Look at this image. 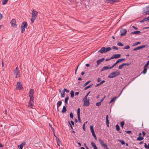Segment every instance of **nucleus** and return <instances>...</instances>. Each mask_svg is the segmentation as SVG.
Wrapping results in <instances>:
<instances>
[{"label":"nucleus","instance_id":"1","mask_svg":"<svg viewBox=\"0 0 149 149\" xmlns=\"http://www.w3.org/2000/svg\"><path fill=\"white\" fill-rule=\"evenodd\" d=\"M38 12L35 11L34 9H33L31 13V22L32 23L34 22L35 20L37 17Z\"/></svg>","mask_w":149,"mask_h":149},{"label":"nucleus","instance_id":"2","mask_svg":"<svg viewBox=\"0 0 149 149\" xmlns=\"http://www.w3.org/2000/svg\"><path fill=\"white\" fill-rule=\"evenodd\" d=\"M120 74V72L119 70H117L116 71L113 72L111 73L108 76V78H113L116 77Z\"/></svg>","mask_w":149,"mask_h":149},{"label":"nucleus","instance_id":"3","mask_svg":"<svg viewBox=\"0 0 149 149\" xmlns=\"http://www.w3.org/2000/svg\"><path fill=\"white\" fill-rule=\"evenodd\" d=\"M111 48L110 47H108L105 48V47H102L98 51V52H100L101 53H106L107 52L110 51Z\"/></svg>","mask_w":149,"mask_h":149},{"label":"nucleus","instance_id":"4","mask_svg":"<svg viewBox=\"0 0 149 149\" xmlns=\"http://www.w3.org/2000/svg\"><path fill=\"white\" fill-rule=\"evenodd\" d=\"M83 101L84 102V106H88L89 104V100H88L87 97V96H85L84 97L83 99Z\"/></svg>","mask_w":149,"mask_h":149},{"label":"nucleus","instance_id":"5","mask_svg":"<svg viewBox=\"0 0 149 149\" xmlns=\"http://www.w3.org/2000/svg\"><path fill=\"white\" fill-rule=\"evenodd\" d=\"M14 75L16 78L19 77L20 76L19 71L18 67H17L14 70Z\"/></svg>","mask_w":149,"mask_h":149},{"label":"nucleus","instance_id":"6","mask_svg":"<svg viewBox=\"0 0 149 149\" xmlns=\"http://www.w3.org/2000/svg\"><path fill=\"white\" fill-rule=\"evenodd\" d=\"M27 24L26 22H23L21 26V32L23 33L25 31V28L27 27Z\"/></svg>","mask_w":149,"mask_h":149},{"label":"nucleus","instance_id":"7","mask_svg":"<svg viewBox=\"0 0 149 149\" xmlns=\"http://www.w3.org/2000/svg\"><path fill=\"white\" fill-rule=\"evenodd\" d=\"M148 12H149V6H147L144 8L143 10V13L144 15H149V13H148Z\"/></svg>","mask_w":149,"mask_h":149},{"label":"nucleus","instance_id":"8","mask_svg":"<svg viewBox=\"0 0 149 149\" xmlns=\"http://www.w3.org/2000/svg\"><path fill=\"white\" fill-rule=\"evenodd\" d=\"M23 88L22 85L20 81H18L17 84L16 89L20 90Z\"/></svg>","mask_w":149,"mask_h":149},{"label":"nucleus","instance_id":"9","mask_svg":"<svg viewBox=\"0 0 149 149\" xmlns=\"http://www.w3.org/2000/svg\"><path fill=\"white\" fill-rule=\"evenodd\" d=\"M10 23L12 27L14 28H16L17 27L16 24V20L15 19H13L10 22Z\"/></svg>","mask_w":149,"mask_h":149},{"label":"nucleus","instance_id":"10","mask_svg":"<svg viewBox=\"0 0 149 149\" xmlns=\"http://www.w3.org/2000/svg\"><path fill=\"white\" fill-rule=\"evenodd\" d=\"M33 99L34 98H30V101L29 104V107L31 108H33L32 107L33 105Z\"/></svg>","mask_w":149,"mask_h":149},{"label":"nucleus","instance_id":"11","mask_svg":"<svg viewBox=\"0 0 149 149\" xmlns=\"http://www.w3.org/2000/svg\"><path fill=\"white\" fill-rule=\"evenodd\" d=\"M104 1L107 3H109L111 4L118 2L119 0H104Z\"/></svg>","mask_w":149,"mask_h":149},{"label":"nucleus","instance_id":"12","mask_svg":"<svg viewBox=\"0 0 149 149\" xmlns=\"http://www.w3.org/2000/svg\"><path fill=\"white\" fill-rule=\"evenodd\" d=\"M121 57L120 54H115L113 55L110 58V59L118 58Z\"/></svg>","mask_w":149,"mask_h":149},{"label":"nucleus","instance_id":"13","mask_svg":"<svg viewBox=\"0 0 149 149\" xmlns=\"http://www.w3.org/2000/svg\"><path fill=\"white\" fill-rule=\"evenodd\" d=\"M127 30L125 29H122L120 31V35L121 36L125 35L127 33Z\"/></svg>","mask_w":149,"mask_h":149},{"label":"nucleus","instance_id":"14","mask_svg":"<svg viewBox=\"0 0 149 149\" xmlns=\"http://www.w3.org/2000/svg\"><path fill=\"white\" fill-rule=\"evenodd\" d=\"M34 92V91L33 89H31L29 91V96L30 98H33V94Z\"/></svg>","mask_w":149,"mask_h":149},{"label":"nucleus","instance_id":"15","mask_svg":"<svg viewBox=\"0 0 149 149\" xmlns=\"http://www.w3.org/2000/svg\"><path fill=\"white\" fill-rule=\"evenodd\" d=\"M130 65L129 63H123L121 65H119L118 66V69H122L123 67L125 65L129 66Z\"/></svg>","mask_w":149,"mask_h":149},{"label":"nucleus","instance_id":"16","mask_svg":"<svg viewBox=\"0 0 149 149\" xmlns=\"http://www.w3.org/2000/svg\"><path fill=\"white\" fill-rule=\"evenodd\" d=\"M111 69V67H109L108 66H105L103 67L102 69L101 70V72H102L104 70Z\"/></svg>","mask_w":149,"mask_h":149},{"label":"nucleus","instance_id":"17","mask_svg":"<svg viewBox=\"0 0 149 149\" xmlns=\"http://www.w3.org/2000/svg\"><path fill=\"white\" fill-rule=\"evenodd\" d=\"M104 60V58H102L101 59L97 60V65L98 66Z\"/></svg>","mask_w":149,"mask_h":149},{"label":"nucleus","instance_id":"18","mask_svg":"<svg viewBox=\"0 0 149 149\" xmlns=\"http://www.w3.org/2000/svg\"><path fill=\"white\" fill-rule=\"evenodd\" d=\"M59 91L60 92L61 95V97H63L65 96V92L63 91H61V89H59Z\"/></svg>","mask_w":149,"mask_h":149},{"label":"nucleus","instance_id":"19","mask_svg":"<svg viewBox=\"0 0 149 149\" xmlns=\"http://www.w3.org/2000/svg\"><path fill=\"white\" fill-rule=\"evenodd\" d=\"M106 120L107 126L108 127H109V122L108 120V115L106 116Z\"/></svg>","mask_w":149,"mask_h":149},{"label":"nucleus","instance_id":"20","mask_svg":"<svg viewBox=\"0 0 149 149\" xmlns=\"http://www.w3.org/2000/svg\"><path fill=\"white\" fill-rule=\"evenodd\" d=\"M140 33V31H136L132 32L131 33L132 34H139Z\"/></svg>","mask_w":149,"mask_h":149},{"label":"nucleus","instance_id":"21","mask_svg":"<svg viewBox=\"0 0 149 149\" xmlns=\"http://www.w3.org/2000/svg\"><path fill=\"white\" fill-rule=\"evenodd\" d=\"M90 128L91 132L92 134L95 133L93 129V126H91L90 127Z\"/></svg>","mask_w":149,"mask_h":149},{"label":"nucleus","instance_id":"22","mask_svg":"<svg viewBox=\"0 0 149 149\" xmlns=\"http://www.w3.org/2000/svg\"><path fill=\"white\" fill-rule=\"evenodd\" d=\"M117 98V97H113V98H112L111 99V101L109 102V104H110L113 102H114L115 100Z\"/></svg>","mask_w":149,"mask_h":149},{"label":"nucleus","instance_id":"23","mask_svg":"<svg viewBox=\"0 0 149 149\" xmlns=\"http://www.w3.org/2000/svg\"><path fill=\"white\" fill-rule=\"evenodd\" d=\"M56 140L57 141V144L58 146H59L60 143V141L58 138H57L56 136Z\"/></svg>","mask_w":149,"mask_h":149},{"label":"nucleus","instance_id":"24","mask_svg":"<svg viewBox=\"0 0 149 149\" xmlns=\"http://www.w3.org/2000/svg\"><path fill=\"white\" fill-rule=\"evenodd\" d=\"M146 47V46L144 45H142L140 46H139L138 47H136L137 50H139L141 49L142 48H144Z\"/></svg>","mask_w":149,"mask_h":149},{"label":"nucleus","instance_id":"25","mask_svg":"<svg viewBox=\"0 0 149 149\" xmlns=\"http://www.w3.org/2000/svg\"><path fill=\"white\" fill-rule=\"evenodd\" d=\"M66 111V109L65 106H63V108L62 111V112L63 113H64Z\"/></svg>","mask_w":149,"mask_h":149},{"label":"nucleus","instance_id":"26","mask_svg":"<svg viewBox=\"0 0 149 149\" xmlns=\"http://www.w3.org/2000/svg\"><path fill=\"white\" fill-rule=\"evenodd\" d=\"M146 67H144V70L142 72V73L143 74H145L147 72V69Z\"/></svg>","mask_w":149,"mask_h":149},{"label":"nucleus","instance_id":"27","mask_svg":"<svg viewBox=\"0 0 149 149\" xmlns=\"http://www.w3.org/2000/svg\"><path fill=\"white\" fill-rule=\"evenodd\" d=\"M125 60V58H120L118 59L117 61V62L118 63H120L122 61H124Z\"/></svg>","mask_w":149,"mask_h":149},{"label":"nucleus","instance_id":"28","mask_svg":"<svg viewBox=\"0 0 149 149\" xmlns=\"http://www.w3.org/2000/svg\"><path fill=\"white\" fill-rule=\"evenodd\" d=\"M8 0H2V4L3 5H4L6 4Z\"/></svg>","mask_w":149,"mask_h":149},{"label":"nucleus","instance_id":"29","mask_svg":"<svg viewBox=\"0 0 149 149\" xmlns=\"http://www.w3.org/2000/svg\"><path fill=\"white\" fill-rule=\"evenodd\" d=\"M62 104V102L61 101H59L58 102L57 104V107H59L61 106Z\"/></svg>","mask_w":149,"mask_h":149},{"label":"nucleus","instance_id":"30","mask_svg":"<svg viewBox=\"0 0 149 149\" xmlns=\"http://www.w3.org/2000/svg\"><path fill=\"white\" fill-rule=\"evenodd\" d=\"M116 128L117 131H119L120 130V127L117 124L116 125Z\"/></svg>","mask_w":149,"mask_h":149},{"label":"nucleus","instance_id":"31","mask_svg":"<svg viewBox=\"0 0 149 149\" xmlns=\"http://www.w3.org/2000/svg\"><path fill=\"white\" fill-rule=\"evenodd\" d=\"M143 139V138L141 136H139L137 138V141H141Z\"/></svg>","mask_w":149,"mask_h":149},{"label":"nucleus","instance_id":"32","mask_svg":"<svg viewBox=\"0 0 149 149\" xmlns=\"http://www.w3.org/2000/svg\"><path fill=\"white\" fill-rule=\"evenodd\" d=\"M144 147L146 149H149V144H148L147 145L146 143H144Z\"/></svg>","mask_w":149,"mask_h":149},{"label":"nucleus","instance_id":"33","mask_svg":"<svg viewBox=\"0 0 149 149\" xmlns=\"http://www.w3.org/2000/svg\"><path fill=\"white\" fill-rule=\"evenodd\" d=\"M69 99V97L68 96L66 97L65 98V104H67L68 101V100Z\"/></svg>","mask_w":149,"mask_h":149},{"label":"nucleus","instance_id":"34","mask_svg":"<svg viewBox=\"0 0 149 149\" xmlns=\"http://www.w3.org/2000/svg\"><path fill=\"white\" fill-rule=\"evenodd\" d=\"M91 144L92 147H93V148H95L97 147L94 143L93 142H91Z\"/></svg>","mask_w":149,"mask_h":149},{"label":"nucleus","instance_id":"35","mask_svg":"<svg viewBox=\"0 0 149 149\" xmlns=\"http://www.w3.org/2000/svg\"><path fill=\"white\" fill-rule=\"evenodd\" d=\"M125 123L123 121H122L120 122V126L122 128H123V126L124 125Z\"/></svg>","mask_w":149,"mask_h":149},{"label":"nucleus","instance_id":"36","mask_svg":"<svg viewBox=\"0 0 149 149\" xmlns=\"http://www.w3.org/2000/svg\"><path fill=\"white\" fill-rule=\"evenodd\" d=\"M77 116H80V109L79 108L77 109Z\"/></svg>","mask_w":149,"mask_h":149},{"label":"nucleus","instance_id":"37","mask_svg":"<svg viewBox=\"0 0 149 149\" xmlns=\"http://www.w3.org/2000/svg\"><path fill=\"white\" fill-rule=\"evenodd\" d=\"M71 97H73L74 95V93L73 91H71L70 93Z\"/></svg>","mask_w":149,"mask_h":149},{"label":"nucleus","instance_id":"38","mask_svg":"<svg viewBox=\"0 0 149 149\" xmlns=\"http://www.w3.org/2000/svg\"><path fill=\"white\" fill-rule=\"evenodd\" d=\"M92 86V85L91 84V85H88V86H86L84 88V90H86L87 89H88L89 88H90L91 86Z\"/></svg>","mask_w":149,"mask_h":149},{"label":"nucleus","instance_id":"39","mask_svg":"<svg viewBox=\"0 0 149 149\" xmlns=\"http://www.w3.org/2000/svg\"><path fill=\"white\" fill-rule=\"evenodd\" d=\"M130 48V46L129 45H127V46H125L124 47L123 49H129Z\"/></svg>","mask_w":149,"mask_h":149},{"label":"nucleus","instance_id":"40","mask_svg":"<svg viewBox=\"0 0 149 149\" xmlns=\"http://www.w3.org/2000/svg\"><path fill=\"white\" fill-rule=\"evenodd\" d=\"M91 82V81L90 80L87 82H86L84 84V86H85L87 85H88L89 83Z\"/></svg>","mask_w":149,"mask_h":149},{"label":"nucleus","instance_id":"41","mask_svg":"<svg viewBox=\"0 0 149 149\" xmlns=\"http://www.w3.org/2000/svg\"><path fill=\"white\" fill-rule=\"evenodd\" d=\"M117 45L119 46H123V44H122L121 42H118L117 43Z\"/></svg>","mask_w":149,"mask_h":149},{"label":"nucleus","instance_id":"42","mask_svg":"<svg viewBox=\"0 0 149 149\" xmlns=\"http://www.w3.org/2000/svg\"><path fill=\"white\" fill-rule=\"evenodd\" d=\"M118 63L117 62V61H116V62L114 63V64L111 67V68H113V67H114L115 66H116L117 64H118Z\"/></svg>","mask_w":149,"mask_h":149},{"label":"nucleus","instance_id":"43","mask_svg":"<svg viewBox=\"0 0 149 149\" xmlns=\"http://www.w3.org/2000/svg\"><path fill=\"white\" fill-rule=\"evenodd\" d=\"M144 21H149V16L145 18L144 19Z\"/></svg>","mask_w":149,"mask_h":149},{"label":"nucleus","instance_id":"44","mask_svg":"<svg viewBox=\"0 0 149 149\" xmlns=\"http://www.w3.org/2000/svg\"><path fill=\"white\" fill-rule=\"evenodd\" d=\"M101 103L100 102H97L96 104V105L99 107L101 105Z\"/></svg>","mask_w":149,"mask_h":149},{"label":"nucleus","instance_id":"45","mask_svg":"<svg viewBox=\"0 0 149 149\" xmlns=\"http://www.w3.org/2000/svg\"><path fill=\"white\" fill-rule=\"evenodd\" d=\"M87 121H86L83 125V128L84 130H85V123H87Z\"/></svg>","mask_w":149,"mask_h":149},{"label":"nucleus","instance_id":"46","mask_svg":"<svg viewBox=\"0 0 149 149\" xmlns=\"http://www.w3.org/2000/svg\"><path fill=\"white\" fill-rule=\"evenodd\" d=\"M18 148L20 149H22V148H23V146H22V145H21V144H20L18 146Z\"/></svg>","mask_w":149,"mask_h":149},{"label":"nucleus","instance_id":"47","mask_svg":"<svg viewBox=\"0 0 149 149\" xmlns=\"http://www.w3.org/2000/svg\"><path fill=\"white\" fill-rule=\"evenodd\" d=\"M149 65V60L147 62L145 65L144 66L145 67H147Z\"/></svg>","mask_w":149,"mask_h":149},{"label":"nucleus","instance_id":"48","mask_svg":"<svg viewBox=\"0 0 149 149\" xmlns=\"http://www.w3.org/2000/svg\"><path fill=\"white\" fill-rule=\"evenodd\" d=\"M70 117L71 118H73V115L72 113H70Z\"/></svg>","mask_w":149,"mask_h":149},{"label":"nucleus","instance_id":"49","mask_svg":"<svg viewBox=\"0 0 149 149\" xmlns=\"http://www.w3.org/2000/svg\"><path fill=\"white\" fill-rule=\"evenodd\" d=\"M140 43V42H135V43L134 44V46H136V45H138V44H139Z\"/></svg>","mask_w":149,"mask_h":149},{"label":"nucleus","instance_id":"50","mask_svg":"<svg viewBox=\"0 0 149 149\" xmlns=\"http://www.w3.org/2000/svg\"><path fill=\"white\" fill-rule=\"evenodd\" d=\"M119 141L121 143L122 145H124L125 144L124 141H123V140H120Z\"/></svg>","mask_w":149,"mask_h":149},{"label":"nucleus","instance_id":"51","mask_svg":"<svg viewBox=\"0 0 149 149\" xmlns=\"http://www.w3.org/2000/svg\"><path fill=\"white\" fill-rule=\"evenodd\" d=\"M112 48L113 49H116V50H118V47H116V46H113L112 47Z\"/></svg>","mask_w":149,"mask_h":149},{"label":"nucleus","instance_id":"52","mask_svg":"<svg viewBox=\"0 0 149 149\" xmlns=\"http://www.w3.org/2000/svg\"><path fill=\"white\" fill-rule=\"evenodd\" d=\"M125 132L127 133V134H130V133H131V131H126Z\"/></svg>","mask_w":149,"mask_h":149},{"label":"nucleus","instance_id":"53","mask_svg":"<svg viewBox=\"0 0 149 149\" xmlns=\"http://www.w3.org/2000/svg\"><path fill=\"white\" fill-rule=\"evenodd\" d=\"M64 91H65L67 93H69V90H67L66 89V88H64Z\"/></svg>","mask_w":149,"mask_h":149},{"label":"nucleus","instance_id":"54","mask_svg":"<svg viewBox=\"0 0 149 149\" xmlns=\"http://www.w3.org/2000/svg\"><path fill=\"white\" fill-rule=\"evenodd\" d=\"M92 135L93 136V137H94L95 139L96 140L97 138H96V136L95 134L94 133V134H92Z\"/></svg>","mask_w":149,"mask_h":149},{"label":"nucleus","instance_id":"55","mask_svg":"<svg viewBox=\"0 0 149 149\" xmlns=\"http://www.w3.org/2000/svg\"><path fill=\"white\" fill-rule=\"evenodd\" d=\"M78 119L79 121L80 122H81V119H80V116H78Z\"/></svg>","mask_w":149,"mask_h":149},{"label":"nucleus","instance_id":"56","mask_svg":"<svg viewBox=\"0 0 149 149\" xmlns=\"http://www.w3.org/2000/svg\"><path fill=\"white\" fill-rule=\"evenodd\" d=\"M97 81L98 82H99L101 81V78H98L97 79Z\"/></svg>","mask_w":149,"mask_h":149},{"label":"nucleus","instance_id":"57","mask_svg":"<svg viewBox=\"0 0 149 149\" xmlns=\"http://www.w3.org/2000/svg\"><path fill=\"white\" fill-rule=\"evenodd\" d=\"M142 134L143 136H144L146 135V133L143 131L142 132Z\"/></svg>","mask_w":149,"mask_h":149},{"label":"nucleus","instance_id":"58","mask_svg":"<svg viewBox=\"0 0 149 149\" xmlns=\"http://www.w3.org/2000/svg\"><path fill=\"white\" fill-rule=\"evenodd\" d=\"M25 144H26L25 142H23L21 144V145H22L23 146H24L25 145Z\"/></svg>","mask_w":149,"mask_h":149},{"label":"nucleus","instance_id":"59","mask_svg":"<svg viewBox=\"0 0 149 149\" xmlns=\"http://www.w3.org/2000/svg\"><path fill=\"white\" fill-rule=\"evenodd\" d=\"M104 82H105V81L104 80H103V81H102L100 83V84H101H101H103Z\"/></svg>","mask_w":149,"mask_h":149},{"label":"nucleus","instance_id":"60","mask_svg":"<svg viewBox=\"0 0 149 149\" xmlns=\"http://www.w3.org/2000/svg\"><path fill=\"white\" fill-rule=\"evenodd\" d=\"M79 92H76L75 93V95L76 96L78 95L79 94Z\"/></svg>","mask_w":149,"mask_h":149},{"label":"nucleus","instance_id":"61","mask_svg":"<svg viewBox=\"0 0 149 149\" xmlns=\"http://www.w3.org/2000/svg\"><path fill=\"white\" fill-rule=\"evenodd\" d=\"M71 123L72 124V125H74V122L73 121H72V120L71 121Z\"/></svg>","mask_w":149,"mask_h":149},{"label":"nucleus","instance_id":"62","mask_svg":"<svg viewBox=\"0 0 149 149\" xmlns=\"http://www.w3.org/2000/svg\"><path fill=\"white\" fill-rule=\"evenodd\" d=\"M132 27L135 30H138V29L136 27L134 26H132Z\"/></svg>","mask_w":149,"mask_h":149},{"label":"nucleus","instance_id":"63","mask_svg":"<svg viewBox=\"0 0 149 149\" xmlns=\"http://www.w3.org/2000/svg\"><path fill=\"white\" fill-rule=\"evenodd\" d=\"M105 96L103 98V99H102L100 101V102L101 103L104 100V99L105 97Z\"/></svg>","mask_w":149,"mask_h":149},{"label":"nucleus","instance_id":"64","mask_svg":"<svg viewBox=\"0 0 149 149\" xmlns=\"http://www.w3.org/2000/svg\"><path fill=\"white\" fill-rule=\"evenodd\" d=\"M100 85H101V84H100V83L97 84L95 86H96V87L98 86H100Z\"/></svg>","mask_w":149,"mask_h":149}]
</instances>
